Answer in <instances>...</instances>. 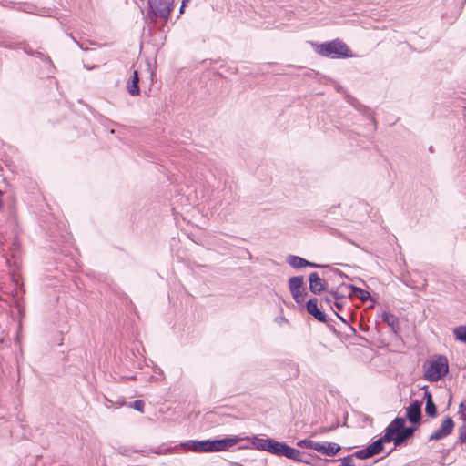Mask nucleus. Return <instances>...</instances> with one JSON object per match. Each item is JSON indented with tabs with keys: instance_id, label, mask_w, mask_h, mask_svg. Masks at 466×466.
Wrapping results in <instances>:
<instances>
[{
	"instance_id": "nucleus-1",
	"label": "nucleus",
	"mask_w": 466,
	"mask_h": 466,
	"mask_svg": "<svg viewBox=\"0 0 466 466\" xmlns=\"http://www.w3.org/2000/svg\"><path fill=\"white\" fill-rule=\"evenodd\" d=\"M248 437L238 435H227L224 438L207 440H188L181 442L178 446L196 453H213L220 451H234L236 445L243 441H248Z\"/></svg>"
},
{
	"instance_id": "nucleus-2",
	"label": "nucleus",
	"mask_w": 466,
	"mask_h": 466,
	"mask_svg": "<svg viewBox=\"0 0 466 466\" xmlns=\"http://www.w3.org/2000/svg\"><path fill=\"white\" fill-rule=\"evenodd\" d=\"M175 7V0H147V12L143 20L149 25H156L158 21L166 25Z\"/></svg>"
},
{
	"instance_id": "nucleus-3",
	"label": "nucleus",
	"mask_w": 466,
	"mask_h": 466,
	"mask_svg": "<svg viewBox=\"0 0 466 466\" xmlns=\"http://www.w3.org/2000/svg\"><path fill=\"white\" fill-rule=\"evenodd\" d=\"M315 51L322 56L332 59L350 58L353 56L352 51L339 38L316 45Z\"/></svg>"
},
{
	"instance_id": "nucleus-4",
	"label": "nucleus",
	"mask_w": 466,
	"mask_h": 466,
	"mask_svg": "<svg viewBox=\"0 0 466 466\" xmlns=\"http://www.w3.org/2000/svg\"><path fill=\"white\" fill-rule=\"evenodd\" d=\"M449 372V361L446 356L437 355L429 363L423 373V378L430 382H437Z\"/></svg>"
},
{
	"instance_id": "nucleus-5",
	"label": "nucleus",
	"mask_w": 466,
	"mask_h": 466,
	"mask_svg": "<svg viewBox=\"0 0 466 466\" xmlns=\"http://www.w3.org/2000/svg\"><path fill=\"white\" fill-rule=\"evenodd\" d=\"M289 289L294 301L298 305H302L305 298L308 296V291L302 275L290 277L288 280Z\"/></svg>"
},
{
	"instance_id": "nucleus-6",
	"label": "nucleus",
	"mask_w": 466,
	"mask_h": 466,
	"mask_svg": "<svg viewBox=\"0 0 466 466\" xmlns=\"http://www.w3.org/2000/svg\"><path fill=\"white\" fill-rule=\"evenodd\" d=\"M402 421V418L398 416L384 429V434L381 437L386 443L393 442L395 447L401 446L400 428L403 425Z\"/></svg>"
},
{
	"instance_id": "nucleus-7",
	"label": "nucleus",
	"mask_w": 466,
	"mask_h": 466,
	"mask_svg": "<svg viewBox=\"0 0 466 466\" xmlns=\"http://www.w3.org/2000/svg\"><path fill=\"white\" fill-rule=\"evenodd\" d=\"M455 425V421L451 416H445L440 427L429 436L428 442L445 439L453 432Z\"/></svg>"
},
{
	"instance_id": "nucleus-8",
	"label": "nucleus",
	"mask_w": 466,
	"mask_h": 466,
	"mask_svg": "<svg viewBox=\"0 0 466 466\" xmlns=\"http://www.w3.org/2000/svg\"><path fill=\"white\" fill-rule=\"evenodd\" d=\"M384 443L386 442L385 441L382 440V437L380 436L379 439L372 441L365 448L353 452V455L355 458L359 460H367L382 452L384 450Z\"/></svg>"
},
{
	"instance_id": "nucleus-9",
	"label": "nucleus",
	"mask_w": 466,
	"mask_h": 466,
	"mask_svg": "<svg viewBox=\"0 0 466 466\" xmlns=\"http://www.w3.org/2000/svg\"><path fill=\"white\" fill-rule=\"evenodd\" d=\"M268 452L275 456L285 457L288 459H291V457L298 454L295 448L288 445L284 441H279L275 439H271L270 441Z\"/></svg>"
},
{
	"instance_id": "nucleus-10",
	"label": "nucleus",
	"mask_w": 466,
	"mask_h": 466,
	"mask_svg": "<svg viewBox=\"0 0 466 466\" xmlns=\"http://www.w3.org/2000/svg\"><path fill=\"white\" fill-rule=\"evenodd\" d=\"M248 438L249 440L248 441H243L242 442L238 443V446L235 449V451L249 449L252 447L258 451L268 452L269 444L272 438L263 439L259 438L258 435H254Z\"/></svg>"
},
{
	"instance_id": "nucleus-11",
	"label": "nucleus",
	"mask_w": 466,
	"mask_h": 466,
	"mask_svg": "<svg viewBox=\"0 0 466 466\" xmlns=\"http://www.w3.org/2000/svg\"><path fill=\"white\" fill-rule=\"evenodd\" d=\"M421 405L422 402L420 400H412L410 404L406 407V414L401 417L402 420L410 421L412 425H420L422 420Z\"/></svg>"
},
{
	"instance_id": "nucleus-12",
	"label": "nucleus",
	"mask_w": 466,
	"mask_h": 466,
	"mask_svg": "<svg viewBox=\"0 0 466 466\" xmlns=\"http://www.w3.org/2000/svg\"><path fill=\"white\" fill-rule=\"evenodd\" d=\"M309 289L314 295H320L322 292L328 291L329 283L318 272L314 271L309 275Z\"/></svg>"
},
{
	"instance_id": "nucleus-13",
	"label": "nucleus",
	"mask_w": 466,
	"mask_h": 466,
	"mask_svg": "<svg viewBox=\"0 0 466 466\" xmlns=\"http://www.w3.org/2000/svg\"><path fill=\"white\" fill-rule=\"evenodd\" d=\"M305 308L307 312L315 319L322 323H328L329 318L326 313L319 308V299L317 298H310L305 303Z\"/></svg>"
},
{
	"instance_id": "nucleus-14",
	"label": "nucleus",
	"mask_w": 466,
	"mask_h": 466,
	"mask_svg": "<svg viewBox=\"0 0 466 466\" xmlns=\"http://www.w3.org/2000/svg\"><path fill=\"white\" fill-rule=\"evenodd\" d=\"M177 448V446H176L174 448H165V449L159 447V448L154 449V450L150 449V450H134V451H131L130 449H128L127 447H123V448H119L118 449V453L121 454V455H124V456H129L131 451L137 452V453H141L143 455H149L150 453L161 455V454L171 453Z\"/></svg>"
},
{
	"instance_id": "nucleus-15",
	"label": "nucleus",
	"mask_w": 466,
	"mask_h": 466,
	"mask_svg": "<svg viewBox=\"0 0 466 466\" xmlns=\"http://www.w3.org/2000/svg\"><path fill=\"white\" fill-rule=\"evenodd\" d=\"M341 447L335 442H318L316 443L315 451L327 456H334Z\"/></svg>"
},
{
	"instance_id": "nucleus-16",
	"label": "nucleus",
	"mask_w": 466,
	"mask_h": 466,
	"mask_svg": "<svg viewBox=\"0 0 466 466\" xmlns=\"http://www.w3.org/2000/svg\"><path fill=\"white\" fill-rule=\"evenodd\" d=\"M139 75L137 70H133V73L127 83V90L128 94L132 96H138L140 94L139 87Z\"/></svg>"
},
{
	"instance_id": "nucleus-17",
	"label": "nucleus",
	"mask_w": 466,
	"mask_h": 466,
	"mask_svg": "<svg viewBox=\"0 0 466 466\" xmlns=\"http://www.w3.org/2000/svg\"><path fill=\"white\" fill-rule=\"evenodd\" d=\"M332 299H334L332 306L334 309L337 311H343L345 306L349 302L348 298L345 295L339 293L338 288H332Z\"/></svg>"
},
{
	"instance_id": "nucleus-18",
	"label": "nucleus",
	"mask_w": 466,
	"mask_h": 466,
	"mask_svg": "<svg viewBox=\"0 0 466 466\" xmlns=\"http://www.w3.org/2000/svg\"><path fill=\"white\" fill-rule=\"evenodd\" d=\"M382 320L390 328V330L397 334L400 330V320L398 317L390 312L384 311L381 314Z\"/></svg>"
},
{
	"instance_id": "nucleus-19",
	"label": "nucleus",
	"mask_w": 466,
	"mask_h": 466,
	"mask_svg": "<svg viewBox=\"0 0 466 466\" xmlns=\"http://www.w3.org/2000/svg\"><path fill=\"white\" fill-rule=\"evenodd\" d=\"M346 288L350 290V297H356L362 302H366L371 299V296L368 290L359 288L353 284L346 285Z\"/></svg>"
},
{
	"instance_id": "nucleus-20",
	"label": "nucleus",
	"mask_w": 466,
	"mask_h": 466,
	"mask_svg": "<svg viewBox=\"0 0 466 466\" xmlns=\"http://www.w3.org/2000/svg\"><path fill=\"white\" fill-rule=\"evenodd\" d=\"M403 425L402 427L400 428V441H401V445L406 442L409 439H410L411 437H413L416 430H417V426L418 425H413V426H406V420H403L402 421Z\"/></svg>"
},
{
	"instance_id": "nucleus-21",
	"label": "nucleus",
	"mask_w": 466,
	"mask_h": 466,
	"mask_svg": "<svg viewBox=\"0 0 466 466\" xmlns=\"http://www.w3.org/2000/svg\"><path fill=\"white\" fill-rule=\"evenodd\" d=\"M286 262L294 268H305L308 264V260L297 255H289L286 258Z\"/></svg>"
},
{
	"instance_id": "nucleus-22",
	"label": "nucleus",
	"mask_w": 466,
	"mask_h": 466,
	"mask_svg": "<svg viewBox=\"0 0 466 466\" xmlns=\"http://www.w3.org/2000/svg\"><path fill=\"white\" fill-rule=\"evenodd\" d=\"M298 454L296 456L291 457V460L297 462H303L305 464L312 465L313 461L315 460L314 456L311 454H304L299 450L296 449Z\"/></svg>"
},
{
	"instance_id": "nucleus-23",
	"label": "nucleus",
	"mask_w": 466,
	"mask_h": 466,
	"mask_svg": "<svg viewBox=\"0 0 466 466\" xmlns=\"http://www.w3.org/2000/svg\"><path fill=\"white\" fill-rule=\"evenodd\" d=\"M0 46H3V47H5V48H10V49H14V48H23V50L27 54V55H30L33 56V55H35V50H33L27 44L25 43H19L17 44V46H14L10 44H6V43H0Z\"/></svg>"
},
{
	"instance_id": "nucleus-24",
	"label": "nucleus",
	"mask_w": 466,
	"mask_h": 466,
	"mask_svg": "<svg viewBox=\"0 0 466 466\" xmlns=\"http://www.w3.org/2000/svg\"><path fill=\"white\" fill-rule=\"evenodd\" d=\"M461 444H466V422H463L459 428H458V439L455 441L453 448L457 447Z\"/></svg>"
},
{
	"instance_id": "nucleus-25",
	"label": "nucleus",
	"mask_w": 466,
	"mask_h": 466,
	"mask_svg": "<svg viewBox=\"0 0 466 466\" xmlns=\"http://www.w3.org/2000/svg\"><path fill=\"white\" fill-rule=\"evenodd\" d=\"M456 340L466 343V326H459L453 329Z\"/></svg>"
},
{
	"instance_id": "nucleus-26",
	"label": "nucleus",
	"mask_w": 466,
	"mask_h": 466,
	"mask_svg": "<svg viewBox=\"0 0 466 466\" xmlns=\"http://www.w3.org/2000/svg\"><path fill=\"white\" fill-rule=\"evenodd\" d=\"M425 413L431 418L437 417L438 410L436 404L434 403V400H430L427 403H425Z\"/></svg>"
},
{
	"instance_id": "nucleus-27",
	"label": "nucleus",
	"mask_w": 466,
	"mask_h": 466,
	"mask_svg": "<svg viewBox=\"0 0 466 466\" xmlns=\"http://www.w3.org/2000/svg\"><path fill=\"white\" fill-rule=\"evenodd\" d=\"M326 292H327V295L322 297V298H320V306L322 307V303H325L326 305H328L330 308V309L332 311H334L335 309H334V308L332 306L333 305V300H334L332 299V297H333L332 289H329L328 291H326Z\"/></svg>"
},
{
	"instance_id": "nucleus-28",
	"label": "nucleus",
	"mask_w": 466,
	"mask_h": 466,
	"mask_svg": "<svg viewBox=\"0 0 466 466\" xmlns=\"http://www.w3.org/2000/svg\"><path fill=\"white\" fill-rule=\"evenodd\" d=\"M316 443L317 442H314L313 441H311L309 439H303V440L299 441L297 442V445L301 448L315 450Z\"/></svg>"
},
{
	"instance_id": "nucleus-29",
	"label": "nucleus",
	"mask_w": 466,
	"mask_h": 466,
	"mask_svg": "<svg viewBox=\"0 0 466 466\" xmlns=\"http://www.w3.org/2000/svg\"><path fill=\"white\" fill-rule=\"evenodd\" d=\"M130 408H133L135 409L136 410L143 413L144 412V408H145V402L143 400H136L134 402H132L130 405H129Z\"/></svg>"
},
{
	"instance_id": "nucleus-30",
	"label": "nucleus",
	"mask_w": 466,
	"mask_h": 466,
	"mask_svg": "<svg viewBox=\"0 0 466 466\" xmlns=\"http://www.w3.org/2000/svg\"><path fill=\"white\" fill-rule=\"evenodd\" d=\"M420 390H422L424 391V393H423V400H425V403H427L430 400L433 401V397H432L431 392L429 390V386L428 385H425V386L421 387Z\"/></svg>"
},
{
	"instance_id": "nucleus-31",
	"label": "nucleus",
	"mask_w": 466,
	"mask_h": 466,
	"mask_svg": "<svg viewBox=\"0 0 466 466\" xmlns=\"http://www.w3.org/2000/svg\"><path fill=\"white\" fill-rule=\"evenodd\" d=\"M333 312H334V314H335V315H336V316H337V317H338V318H339V319L343 323H345L346 325H348V326H349L350 329L351 330V332H352L354 335H356V334H357V331H356L355 328H354V327H352L351 325H350V324L348 323L347 319H346L343 315H340V314H339L341 311L334 310Z\"/></svg>"
},
{
	"instance_id": "nucleus-32",
	"label": "nucleus",
	"mask_w": 466,
	"mask_h": 466,
	"mask_svg": "<svg viewBox=\"0 0 466 466\" xmlns=\"http://www.w3.org/2000/svg\"><path fill=\"white\" fill-rule=\"evenodd\" d=\"M33 56L38 57L41 60L46 62L49 66H52V61L50 57L40 51H35V55H33Z\"/></svg>"
},
{
	"instance_id": "nucleus-33",
	"label": "nucleus",
	"mask_w": 466,
	"mask_h": 466,
	"mask_svg": "<svg viewBox=\"0 0 466 466\" xmlns=\"http://www.w3.org/2000/svg\"><path fill=\"white\" fill-rule=\"evenodd\" d=\"M352 457H354L353 454L351 455H348L344 458L341 459V466H355L354 463H353V459Z\"/></svg>"
},
{
	"instance_id": "nucleus-34",
	"label": "nucleus",
	"mask_w": 466,
	"mask_h": 466,
	"mask_svg": "<svg viewBox=\"0 0 466 466\" xmlns=\"http://www.w3.org/2000/svg\"><path fill=\"white\" fill-rule=\"evenodd\" d=\"M458 413L461 415L463 421L466 422V402L460 403Z\"/></svg>"
},
{
	"instance_id": "nucleus-35",
	"label": "nucleus",
	"mask_w": 466,
	"mask_h": 466,
	"mask_svg": "<svg viewBox=\"0 0 466 466\" xmlns=\"http://www.w3.org/2000/svg\"><path fill=\"white\" fill-rule=\"evenodd\" d=\"M306 267L313 268H329V265L327 264H318L316 262H311L308 260V264H306Z\"/></svg>"
},
{
	"instance_id": "nucleus-36",
	"label": "nucleus",
	"mask_w": 466,
	"mask_h": 466,
	"mask_svg": "<svg viewBox=\"0 0 466 466\" xmlns=\"http://www.w3.org/2000/svg\"><path fill=\"white\" fill-rule=\"evenodd\" d=\"M327 269H329V271L332 272L333 274L339 275L340 278H346V279L349 278L347 274H345L343 271L339 270V268H332L331 266H329V268H327Z\"/></svg>"
},
{
	"instance_id": "nucleus-37",
	"label": "nucleus",
	"mask_w": 466,
	"mask_h": 466,
	"mask_svg": "<svg viewBox=\"0 0 466 466\" xmlns=\"http://www.w3.org/2000/svg\"><path fill=\"white\" fill-rule=\"evenodd\" d=\"M339 427V422H337L336 424L330 426V427H323L320 429V432L321 433H326V432H329V431H331L335 429H337Z\"/></svg>"
},
{
	"instance_id": "nucleus-38",
	"label": "nucleus",
	"mask_w": 466,
	"mask_h": 466,
	"mask_svg": "<svg viewBox=\"0 0 466 466\" xmlns=\"http://www.w3.org/2000/svg\"><path fill=\"white\" fill-rule=\"evenodd\" d=\"M190 0H182V4H181V6L179 8V15L178 17L184 14L185 12V7L187 6V3L189 2Z\"/></svg>"
},
{
	"instance_id": "nucleus-39",
	"label": "nucleus",
	"mask_w": 466,
	"mask_h": 466,
	"mask_svg": "<svg viewBox=\"0 0 466 466\" xmlns=\"http://www.w3.org/2000/svg\"><path fill=\"white\" fill-rule=\"evenodd\" d=\"M71 39L81 48L82 50H87V47H86L83 44L79 43L73 35L72 34L68 35Z\"/></svg>"
},
{
	"instance_id": "nucleus-40",
	"label": "nucleus",
	"mask_w": 466,
	"mask_h": 466,
	"mask_svg": "<svg viewBox=\"0 0 466 466\" xmlns=\"http://www.w3.org/2000/svg\"><path fill=\"white\" fill-rule=\"evenodd\" d=\"M104 400H105V405L107 408H111L115 405V402L113 400H109L106 396H104Z\"/></svg>"
},
{
	"instance_id": "nucleus-41",
	"label": "nucleus",
	"mask_w": 466,
	"mask_h": 466,
	"mask_svg": "<svg viewBox=\"0 0 466 466\" xmlns=\"http://www.w3.org/2000/svg\"><path fill=\"white\" fill-rule=\"evenodd\" d=\"M359 329L363 332H367L369 330V326L364 324L363 322H360L359 325Z\"/></svg>"
},
{
	"instance_id": "nucleus-42",
	"label": "nucleus",
	"mask_w": 466,
	"mask_h": 466,
	"mask_svg": "<svg viewBox=\"0 0 466 466\" xmlns=\"http://www.w3.org/2000/svg\"><path fill=\"white\" fill-rule=\"evenodd\" d=\"M116 404L118 406V407H121L125 404V399L124 398H119L117 400V401L116 402Z\"/></svg>"
},
{
	"instance_id": "nucleus-43",
	"label": "nucleus",
	"mask_w": 466,
	"mask_h": 466,
	"mask_svg": "<svg viewBox=\"0 0 466 466\" xmlns=\"http://www.w3.org/2000/svg\"><path fill=\"white\" fill-rule=\"evenodd\" d=\"M358 338H359L360 339H362V340L367 341V339H366L364 337H362V336H360V335H359V336H358Z\"/></svg>"
},
{
	"instance_id": "nucleus-44",
	"label": "nucleus",
	"mask_w": 466,
	"mask_h": 466,
	"mask_svg": "<svg viewBox=\"0 0 466 466\" xmlns=\"http://www.w3.org/2000/svg\"><path fill=\"white\" fill-rule=\"evenodd\" d=\"M429 150H430L431 152H433V151H434L433 147H432V146H431V147H429Z\"/></svg>"
},
{
	"instance_id": "nucleus-45",
	"label": "nucleus",
	"mask_w": 466,
	"mask_h": 466,
	"mask_svg": "<svg viewBox=\"0 0 466 466\" xmlns=\"http://www.w3.org/2000/svg\"><path fill=\"white\" fill-rule=\"evenodd\" d=\"M325 461H330L328 459H325ZM332 461H337V460H333Z\"/></svg>"
}]
</instances>
